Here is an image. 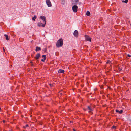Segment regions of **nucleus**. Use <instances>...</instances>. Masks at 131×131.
I'll list each match as a JSON object with an SVG mask.
<instances>
[{
    "instance_id": "obj_1",
    "label": "nucleus",
    "mask_w": 131,
    "mask_h": 131,
    "mask_svg": "<svg viewBox=\"0 0 131 131\" xmlns=\"http://www.w3.org/2000/svg\"><path fill=\"white\" fill-rule=\"evenodd\" d=\"M63 40L62 39H59L57 41L56 46L57 47H61L63 45Z\"/></svg>"
},
{
    "instance_id": "obj_2",
    "label": "nucleus",
    "mask_w": 131,
    "mask_h": 131,
    "mask_svg": "<svg viewBox=\"0 0 131 131\" xmlns=\"http://www.w3.org/2000/svg\"><path fill=\"white\" fill-rule=\"evenodd\" d=\"M72 8L73 11L75 13L78 10V7L77 5H74L72 6Z\"/></svg>"
},
{
    "instance_id": "obj_3",
    "label": "nucleus",
    "mask_w": 131,
    "mask_h": 131,
    "mask_svg": "<svg viewBox=\"0 0 131 131\" xmlns=\"http://www.w3.org/2000/svg\"><path fill=\"white\" fill-rule=\"evenodd\" d=\"M87 109L89 110V111H88V113H91L92 114H93V112L91 111L93 110L91 106H88L87 107Z\"/></svg>"
},
{
    "instance_id": "obj_4",
    "label": "nucleus",
    "mask_w": 131,
    "mask_h": 131,
    "mask_svg": "<svg viewBox=\"0 0 131 131\" xmlns=\"http://www.w3.org/2000/svg\"><path fill=\"white\" fill-rule=\"evenodd\" d=\"M46 2L48 7H50L52 6V4L50 0H46Z\"/></svg>"
},
{
    "instance_id": "obj_5",
    "label": "nucleus",
    "mask_w": 131,
    "mask_h": 131,
    "mask_svg": "<svg viewBox=\"0 0 131 131\" xmlns=\"http://www.w3.org/2000/svg\"><path fill=\"white\" fill-rule=\"evenodd\" d=\"M46 24L45 23H44V24H42L41 23V21H40V22L38 23L37 26L39 27H44L45 26Z\"/></svg>"
},
{
    "instance_id": "obj_6",
    "label": "nucleus",
    "mask_w": 131,
    "mask_h": 131,
    "mask_svg": "<svg viewBox=\"0 0 131 131\" xmlns=\"http://www.w3.org/2000/svg\"><path fill=\"white\" fill-rule=\"evenodd\" d=\"M40 18L43 21L44 23H45V24H46V18L45 17L43 16H41L40 17Z\"/></svg>"
},
{
    "instance_id": "obj_7",
    "label": "nucleus",
    "mask_w": 131,
    "mask_h": 131,
    "mask_svg": "<svg viewBox=\"0 0 131 131\" xmlns=\"http://www.w3.org/2000/svg\"><path fill=\"white\" fill-rule=\"evenodd\" d=\"M85 39L87 41H89L90 42L91 41V38L89 37L88 36H87L86 35H85Z\"/></svg>"
},
{
    "instance_id": "obj_8",
    "label": "nucleus",
    "mask_w": 131,
    "mask_h": 131,
    "mask_svg": "<svg viewBox=\"0 0 131 131\" xmlns=\"http://www.w3.org/2000/svg\"><path fill=\"white\" fill-rule=\"evenodd\" d=\"M79 0H72V3L74 5L77 4Z\"/></svg>"
},
{
    "instance_id": "obj_9",
    "label": "nucleus",
    "mask_w": 131,
    "mask_h": 131,
    "mask_svg": "<svg viewBox=\"0 0 131 131\" xmlns=\"http://www.w3.org/2000/svg\"><path fill=\"white\" fill-rule=\"evenodd\" d=\"M40 56V54L39 53H38L36 55V56L34 57V58L36 59H38L39 58Z\"/></svg>"
},
{
    "instance_id": "obj_10",
    "label": "nucleus",
    "mask_w": 131,
    "mask_h": 131,
    "mask_svg": "<svg viewBox=\"0 0 131 131\" xmlns=\"http://www.w3.org/2000/svg\"><path fill=\"white\" fill-rule=\"evenodd\" d=\"M74 35L76 37H77L78 36V31L77 30H75L73 33Z\"/></svg>"
},
{
    "instance_id": "obj_11",
    "label": "nucleus",
    "mask_w": 131,
    "mask_h": 131,
    "mask_svg": "<svg viewBox=\"0 0 131 131\" xmlns=\"http://www.w3.org/2000/svg\"><path fill=\"white\" fill-rule=\"evenodd\" d=\"M64 72V71L62 69H59L58 71V73H63Z\"/></svg>"
},
{
    "instance_id": "obj_12",
    "label": "nucleus",
    "mask_w": 131,
    "mask_h": 131,
    "mask_svg": "<svg viewBox=\"0 0 131 131\" xmlns=\"http://www.w3.org/2000/svg\"><path fill=\"white\" fill-rule=\"evenodd\" d=\"M116 111L119 114H121L123 113V111L122 110H120V111H119L118 110H116Z\"/></svg>"
},
{
    "instance_id": "obj_13",
    "label": "nucleus",
    "mask_w": 131,
    "mask_h": 131,
    "mask_svg": "<svg viewBox=\"0 0 131 131\" xmlns=\"http://www.w3.org/2000/svg\"><path fill=\"white\" fill-rule=\"evenodd\" d=\"M107 83V80L106 79H105L104 80V82L103 83V84L105 85H106Z\"/></svg>"
},
{
    "instance_id": "obj_14",
    "label": "nucleus",
    "mask_w": 131,
    "mask_h": 131,
    "mask_svg": "<svg viewBox=\"0 0 131 131\" xmlns=\"http://www.w3.org/2000/svg\"><path fill=\"white\" fill-rule=\"evenodd\" d=\"M37 18V17L36 15H34V17L32 18V19L33 21H35V19Z\"/></svg>"
},
{
    "instance_id": "obj_15",
    "label": "nucleus",
    "mask_w": 131,
    "mask_h": 131,
    "mask_svg": "<svg viewBox=\"0 0 131 131\" xmlns=\"http://www.w3.org/2000/svg\"><path fill=\"white\" fill-rule=\"evenodd\" d=\"M29 126L28 124H26L25 126H23V128L24 129H25L27 127H29Z\"/></svg>"
},
{
    "instance_id": "obj_16",
    "label": "nucleus",
    "mask_w": 131,
    "mask_h": 131,
    "mask_svg": "<svg viewBox=\"0 0 131 131\" xmlns=\"http://www.w3.org/2000/svg\"><path fill=\"white\" fill-rule=\"evenodd\" d=\"M4 36L5 37H6V39L7 40H9V38H8V36L7 35H6V34H5L4 35Z\"/></svg>"
},
{
    "instance_id": "obj_17",
    "label": "nucleus",
    "mask_w": 131,
    "mask_h": 131,
    "mask_svg": "<svg viewBox=\"0 0 131 131\" xmlns=\"http://www.w3.org/2000/svg\"><path fill=\"white\" fill-rule=\"evenodd\" d=\"M86 15L88 16H89L90 15V13L89 11H87L86 13Z\"/></svg>"
},
{
    "instance_id": "obj_18",
    "label": "nucleus",
    "mask_w": 131,
    "mask_h": 131,
    "mask_svg": "<svg viewBox=\"0 0 131 131\" xmlns=\"http://www.w3.org/2000/svg\"><path fill=\"white\" fill-rule=\"evenodd\" d=\"M111 62L109 60H108L107 62H106V63L107 64H110L111 63Z\"/></svg>"
},
{
    "instance_id": "obj_19",
    "label": "nucleus",
    "mask_w": 131,
    "mask_h": 131,
    "mask_svg": "<svg viewBox=\"0 0 131 131\" xmlns=\"http://www.w3.org/2000/svg\"><path fill=\"white\" fill-rule=\"evenodd\" d=\"M122 2L123 3H127L128 2V0H125V1L123 0L122 1Z\"/></svg>"
},
{
    "instance_id": "obj_20",
    "label": "nucleus",
    "mask_w": 131,
    "mask_h": 131,
    "mask_svg": "<svg viewBox=\"0 0 131 131\" xmlns=\"http://www.w3.org/2000/svg\"><path fill=\"white\" fill-rule=\"evenodd\" d=\"M122 69V67H119L118 68V69L119 71H121Z\"/></svg>"
},
{
    "instance_id": "obj_21",
    "label": "nucleus",
    "mask_w": 131,
    "mask_h": 131,
    "mask_svg": "<svg viewBox=\"0 0 131 131\" xmlns=\"http://www.w3.org/2000/svg\"><path fill=\"white\" fill-rule=\"evenodd\" d=\"M104 86L103 85H101L100 86L101 89H103L104 88Z\"/></svg>"
},
{
    "instance_id": "obj_22",
    "label": "nucleus",
    "mask_w": 131,
    "mask_h": 131,
    "mask_svg": "<svg viewBox=\"0 0 131 131\" xmlns=\"http://www.w3.org/2000/svg\"><path fill=\"white\" fill-rule=\"evenodd\" d=\"M42 57L43 58H45V59H46V56L45 55H42Z\"/></svg>"
},
{
    "instance_id": "obj_23",
    "label": "nucleus",
    "mask_w": 131,
    "mask_h": 131,
    "mask_svg": "<svg viewBox=\"0 0 131 131\" xmlns=\"http://www.w3.org/2000/svg\"><path fill=\"white\" fill-rule=\"evenodd\" d=\"M112 128L113 129H115L116 128V127L114 125H113L112 127Z\"/></svg>"
},
{
    "instance_id": "obj_24",
    "label": "nucleus",
    "mask_w": 131,
    "mask_h": 131,
    "mask_svg": "<svg viewBox=\"0 0 131 131\" xmlns=\"http://www.w3.org/2000/svg\"><path fill=\"white\" fill-rule=\"evenodd\" d=\"M64 2H65V1H64V0H62V4H63V5L64 4Z\"/></svg>"
},
{
    "instance_id": "obj_25",
    "label": "nucleus",
    "mask_w": 131,
    "mask_h": 131,
    "mask_svg": "<svg viewBox=\"0 0 131 131\" xmlns=\"http://www.w3.org/2000/svg\"><path fill=\"white\" fill-rule=\"evenodd\" d=\"M46 59H45V58H43V59H42L41 60V61H42L43 62H44L45 61V60Z\"/></svg>"
},
{
    "instance_id": "obj_26",
    "label": "nucleus",
    "mask_w": 131,
    "mask_h": 131,
    "mask_svg": "<svg viewBox=\"0 0 131 131\" xmlns=\"http://www.w3.org/2000/svg\"><path fill=\"white\" fill-rule=\"evenodd\" d=\"M36 49H40V47H36Z\"/></svg>"
},
{
    "instance_id": "obj_27",
    "label": "nucleus",
    "mask_w": 131,
    "mask_h": 131,
    "mask_svg": "<svg viewBox=\"0 0 131 131\" xmlns=\"http://www.w3.org/2000/svg\"><path fill=\"white\" fill-rule=\"evenodd\" d=\"M49 85L50 86V87H52L53 86V85L51 84H49Z\"/></svg>"
},
{
    "instance_id": "obj_28",
    "label": "nucleus",
    "mask_w": 131,
    "mask_h": 131,
    "mask_svg": "<svg viewBox=\"0 0 131 131\" xmlns=\"http://www.w3.org/2000/svg\"><path fill=\"white\" fill-rule=\"evenodd\" d=\"M100 93L101 94H102L103 93V91H100Z\"/></svg>"
},
{
    "instance_id": "obj_29",
    "label": "nucleus",
    "mask_w": 131,
    "mask_h": 131,
    "mask_svg": "<svg viewBox=\"0 0 131 131\" xmlns=\"http://www.w3.org/2000/svg\"><path fill=\"white\" fill-rule=\"evenodd\" d=\"M127 56L128 57H131V56L130 55H129V54L127 55Z\"/></svg>"
},
{
    "instance_id": "obj_30",
    "label": "nucleus",
    "mask_w": 131,
    "mask_h": 131,
    "mask_svg": "<svg viewBox=\"0 0 131 131\" xmlns=\"http://www.w3.org/2000/svg\"><path fill=\"white\" fill-rule=\"evenodd\" d=\"M6 122V121L5 120H3V122L4 123H5V122Z\"/></svg>"
},
{
    "instance_id": "obj_31",
    "label": "nucleus",
    "mask_w": 131,
    "mask_h": 131,
    "mask_svg": "<svg viewBox=\"0 0 131 131\" xmlns=\"http://www.w3.org/2000/svg\"><path fill=\"white\" fill-rule=\"evenodd\" d=\"M60 93V95H62V93H61V92H60V93Z\"/></svg>"
},
{
    "instance_id": "obj_32",
    "label": "nucleus",
    "mask_w": 131,
    "mask_h": 131,
    "mask_svg": "<svg viewBox=\"0 0 131 131\" xmlns=\"http://www.w3.org/2000/svg\"><path fill=\"white\" fill-rule=\"evenodd\" d=\"M66 92H63L62 93V95H64L65 94V93Z\"/></svg>"
},
{
    "instance_id": "obj_33",
    "label": "nucleus",
    "mask_w": 131,
    "mask_h": 131,
    "mask_svg": "<svg viewBox=\"0 0 131 131\" xmlns=\"http://www.w3.org/2000/svg\"><path fill=\"white\" fill-rule=\"evenodd\" d=\"M78 3L79 4V5H80L81 4V2H78Z\"/></svg>"
},
{
    "instance_id": "obj_34",
    "label": "nucleus",
    "mask_w": 131,
    "mask_h": 131,
    "mask_svg": "<svg viewBox=\"0 0 131 131\" xmlns=\"http://www.w3.org/2000/svg\"><path fill=\"white\" fill-rule=\"evenodd\" d=\"M73 131H76V130L74 129H73Z\"/></svg>"
},
{
    "instance_id": "obj_35",
    "label": "nucleus",
    "mask_w": 131,
    "mask_h": 131,
    "mask_svg": "<svg viewBox=\"0 0 131 131\" xmlns=\"http://www.w3.org/2000/svg\"><path fill=\"white\" fill-rule=\"evenodd\" d=\"M35 50L36 51V52H37V51H39V50Z\"/></svg>"
},
{
    "instance_id": "obj_36",
    "label": "nucleus",
    "mask_w": 131,
    "mask_h": 131,
    "mask_svg": "<svg viewBox=\"0 0 131 131\" xmlns=\"http://www.w3.org/2000/svg\"><path fill=\"white\" fill-rule=\"evenodd\" d=\"M61 91H62V90H60V91H59V93H60V92H61Z\"/></svg>"
},
{
    "instance_id": "obj_37",
    "label": "nucleus",
    "mask_w": 131,
    "mask_h": 131,
    "mask_svg": "<svg viewBox=\"0 0 131 131\" xmlns=\"http://www.w3.org/2000/svg\"><path fill=\"white\" fill-rule=\"evenodd\" d=\"M45 50L44 51L45 52H46V51L47 50L45 49Z\"/></svg>"
},
{
    "instance_id": "obj_38",
    "label": "nucleus",
    "mask_w": 131,
    "mask_h": 131,
    "mask_svg": "<svg viewBox=\"0 0 131 131\" xmlns=\"http://www.w3.org/2000/svg\"><path fill=\"white\" fill-rule=\"evenodd\" d=\"M13 131L12 129H11V130H9V131Z\"/></svg>"
},
{
    "instance_id": "obj_39",
    "label": "nucleus",
    "mask_w": 131,
    "mask_h": 131,
    "mask_svg": "<svg viewBox=\"0 0 131 131\" xmlns=\"http://www.w3.org/2000/svg\"><path fill=\"white\" fill-rule=\"evenodd\" d=\"M5 50H3V51L5 52Z\"/></svg>"
},
{
    "instance_id": "obj_40",
    "label": "nucleus",
    "mask_w": 131,
    "mask_h": 131,
    "mask_svg": "<svg viewBox=\"0 0 131 131\" xmlns=\"http://www.w3.org/2000/svg\"><path fill=\"white\" fill-rule=\"evenodd\" d=\"M84 110L85 111H86V109H84Z\"/></svg>"
},
{
    "instance_id": "obj_41",
    "label": "nucleus",
    "mask_w": 131,
    "mask_h": 131,
    "mask_svg": "<svg viewBox=\"0 0 131 131\" xmlns=\"http://www.w3.org/2000/svg\"><path fill=\"white\" fill-rule=\"evenodd\" d=\"M118 119V118H116V120H117Z\"/></svg>"
},
{
    "instance_id": "obj_42",
    "label": "nucleus",
    "mask_w": 131,
    "mask_h": 131,
    "mask_svg": "<svg viewBox=\"0 0 131 131\" xmlns=\"http://www.w3.org/2000/svg\"><path fill=\"white\" fill-rule=\"evenodd\" d=\"M30 63H32L33 62L32 61H31Z\"/></svg>"
},
{
    "instance_id": "obj_43",
    "label": "nucleus",
    "mask_w": 131,
    "mask_h": 131,
    "mask_svg": "<svg viewBox=\"0 0 131 131\" xmlns=\"http://www.w3.org/2000/svg\"><path fill=\"white\" fill-rule=\"evenodd\" d=\"M32 66H33V64H32Z\"/></svg>"
}]
</instances>
